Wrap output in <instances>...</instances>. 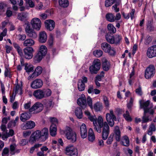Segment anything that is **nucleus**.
Segmentation results:
<instances>
[{
  "instance_id": "2eb2a0df",
  "label": "nucleus",
  "mask_w": 156,
  "mask_h": 156,
  "mask_svg": "<svg viewBox=\"0 0 156 156\" xmlns=\"http://www.w3.org/2000/svg\"><path fill=\"white\" fill-rule=\"evenodd\" d=\"M24 53V57L26 59H30L33 56V52L34 51V49L32 47H27L23 50Z\"/></svg>"
},
{
  "instance_id": "7ed1b4c3",
  "label": "nucleus",
  "mask_w": 156,
  "mask_h": 156,
  "mask_svg": "<svg viewBox=\"0 0 156 156\" xmlns=\"http://www.w3.org/2000/svg\"><path fill=\"white\" fill-rule=\"evenodd\" d=\"M51 91L49 89H38L35 90L33 95L37 99H40L49 97L51 95Z\"/></svg>"
},
{
  "instance_id": "13d9d810",
  "label": "nucleus",
  "mask_w": 156,
  "mask_h": 156,
  "mask_svg": "<svg viewBox=\"0 0 156 156\" xmlns=\"http://www.w3.org/2000/svg\"><path fill=\"white\" fill-rule=\"evenodd\" d=\"M120 3V2L119 1L118 2H116V3L113 5L112 7V9H114L115 12H118L119 11V8H117L118 6L119 5Z\"/></svg>"
},
{
  "instance_id": "6e6d98bb",
  "label": "nucleus",
  "mask_w": 156,
  "mask_h": 156,
  "mask_svg": "<svg viewBox=\"0 0 156 156\" xmlns=\"http://www.w3.org/2000/svg\"><path fill=\"white\" fill-rule=\"evenodd\" d=\"M16 147V145L15 144L10 145V149L11 153L12 155L14 154H15V150Z\"/></svg>"
},
{
  "instance_id": "bb28decb",
  "label": "nucleus",
  "mask_w": 156,
  "mask_h": 156,
  "mask_svg": "<svg viewBox=\"0 0 156 156\" xmlns=\"http://www.w3.org/2000/svg\"><path fill=\"white\" fill-rule=\"evenodd\" d=\"M24 69L28 74L33 72L34 71V66L30 63H25L24 64Z\"/></svg>"
},
{
  "instance_id": "cd10ccee",
  "label": "nucleus",
  "mask_w": 156,
  "mask_h": 156,
  "mask_svg": "<svg viewBox=\"0 0 156 156\" xmlns=\"http://www.w3.org/2000/svg\"><path fill=\"white\" fill-rule=\"evenodd\" d=\"M150 103V101L149 100L146 101H144L143 100L140 101V107L144 109V112H147V109L148 108L147 107L149 105Z\"/></svg>"
},
{
  "instance_id": "f3484780",
  "label": "nucleus",
  "mask_w": 156,
  "mask_h": 156,
  "mask_svg": "<svg viewBox=\"0 0 156 156\" xmlns=\"http://www.w3.org/2000/svg\"><path fill=\"white\" fill-rule=\"evenodd\" d=\"M43 84V82L41 79H36L32 82L30 86L32 88L37 89L41 88Z\"/></svg>"
},
{
  "instance_id": "c85d7f7f",
  "label": "nucleus",
  "mask_w": 156,
  "mask_h": 156,
  "mask_svg": "<svg viewBox=\"0 0 156 156\" xmlns=\"http://www.w3.org/2000/svg\"><path fill=\"white\" fill-rule=\"evenodd\" d=\"M35 43V42L32 39H26L23 43V45L25 47H31L33 46Z\"/></svg>"
},
{
  "instance_id": "c9c22d12",
  "label": "nucleus",
  "mask_w": 156,
  "mask_h": 156,
  "mask_svg": "<svg viewBox=\"0 0 156 156\" xmlns=\"http://www.w3.org/2000/svg\"><path fill=\"white\" fill-rule=\"evenodd\" d=\"M28 15V13L26 12L19 13L17 18L19 20L21 21H23L27 17Z\"/></svg>"
},
{
  "instance_id": "473e14b6",
  "label": "nucleus",
  "mask_w": 156,
  "mask_h": 156,
  "mask_svg": "<svg viewBox=\"0 0 156 156\" xmlns=\"http://www.w3.org/2000/svg\"><path fill=\"white\" fill-rule=\"evenodd\" d=\"M30 117V115L27 112H24L21 114L20 117V120L24 122L28 120Z\"/></svg>"
},
{
  "instance_id": "2f4dec72",
  "label": "nucleus",
  "mask_w": 156,
  "mask_h": 156,
  "mask_svg": "<svg viewBox=\"0 0 156 156\" xmlns=\"http://www.w3.org/2000/svg\"><path fill=\"white\" fill-rule=\"evenodd\" d=\"M88 137V140L90 142L94 141L95 139V135L91 128H90L89 130Z\"/></svg>"
},
{
  "instance_id": "4468645a",
  "label": "nucleus",
  "mask_w": 156,
  "mask_h": 156,
  "mask_svg": "<svg viewBox=\"0 0 156 156\" xmlns=\"http://www.w3.org/2000/svg\"><path fill=\"white\" fill-rule=\"evenodd\" d=\"M42 71V69L41 67H37L35 69L34 72L29 76L28 80H30L33 79L37 77L41 73Z\"/></svg>"
},
{
  "instance_id": "f8f14e48",
  "label": "nucleus",
  "mask_w": 156,
  "mask_h": 156,
  "mask_svg": "<svg viewBox=\"0 0 156 156\" xmlns=\"http://www.w3.org/2000/svg\"><path fill=\"white\" fill-rule=\"evenodd\" d=\"M155 69L153 65H150L146 69L145 73V77L146 79H149L154 76L155 73Z\"/></svg>"
},
{
  "instance_id": "79ce46f5",
  "label": "nucleus",
  "mask_w": 156,
  "mask_h": 156,
  "mask_svg": "<svg viewBox=\"0 0 156 156\" xmlns=\"http://www.w3.org/2000/svg\"><path fill=\"white\" fill-rule=\"evenodd\" d=\"M134 100V98L133 97H131L130 98L129 101L127 102V107L128 108L129 110H131L133 105Z\"/></svg>"
},
{
  "instance_id": "58836bf2",
  "label": "nucleus",
  "mask_w": 156,
  "mask_h": 156,
  "mask_svg": "<svg viewBox=\"0 0 156 156\" xmlns=\"http://www.w3.org/2000/svg\"><path fill=\"white\" fill-rule=\"evenodd\" d=\"M58 2L61 6L64 8L67 7L69 5L68 0H59Z\"/></svg>"
},
{
  "instance_id": "09e8293b",
  "label": "nucleus",
  "mask_w": 156,
  "mask_h": 156,
  "mask_svg": "<svg viewBox=\"0 0 156 156\" xmlns=\"http://www.w3.org/2000/svg\"><path fill=\"white\" fill-rule=\"evenodd\" d=\"M44 56L38 52L34 57V59L35 60L39 62L41 61Z\"/></svg>"
},
{
  "instance_id": "0eeeda50",
  "label": "nucleus",
  "mask_w": 156,
  "mask_h": 156,
  "mask_svg": "<svg viewBox=\"0 0 156 156\" xmlns=\"http://www.w3.org/2000/svg\"><path fill=\"white\" fill-rule=\"evenodd\" d=\"M101 46L102 49L105 52L107 53L112 56L115 55V50L113 47H111L109 44L106 42H104L101 44Z\"/></svg>"
},
{
  "instance_id": "680f3d73",
  "label": "nucleus",
  "mask_w": 156,
  "mask_h": 156,
  "mask_svg": "<svg viewBox=\"0 0 156 156\" xmlns=\"http://www.w3.org/2000/svg\"><path fill=\"white\" fill-rule=\"evenodd\" d=\"M113 135L110 134L106 141V143L108 144H110L112 143V141H113Z\"/></svg>"
},
{
  "instance_id": "6e6552de",
  "label": "nucleus",
  "mask_w": 156,
  "mask_h": 156,
  "mask_svg": "<svg viewBox=\"0 0 156 156\" xmlns=\"http://www.w3.org/2000/svg\"><path fill=\"white\" fill-rule=\"evenodd\" d=\"M106 119L109 126L111 127L113 126L114 124V121L116 120V118L113 110L110 109L109 113L106 114Z\"/></svg>"
},
{
  "instance_id": "20e7f679",
  "label": "nucleus",
  "mask_w": 156,
  "mask_h": 156,
  "mask_svg": "<svg viewBox=\"0 0 156 156\" xmlns=\"http://www.w3.org/2000/svg\"><path fill=\"white\" fill-rule=\"evenodd\" d=\"M60 133L61 134L63 133L65 134L66 138L70 142L74 143L76 140V134L69 127H67L64 131H61Z\"/></svg>"
},
{
  "instance_id": "69168bd1",
  "label": "nucleus",
  "mask_w": 156,
  "mask_h": 156,
  "mask_svg": "<svg viewBox=\"0 0 156 156\" xmlns=\"http://www.w3.org/2000/svg\"><path fill=\"white\" fill-rule=\"evenodd\" d=\"M49 119L50 122L52 123V124H54L56 125V124L58 123V120L55 118L50 117Z\"/></svg>"
},
{
  "instance_id": "ea45409f",
  "label": "nucleus",
  "mask_w": 156,
  "mask_h": 156,
  "mask_svg": "<svg viewBox=\"0 0 156 156\" xmlns=\"http://www.w3.org/2000/svg\"><path fill=\"white\" fill-rule=\"evenodd\" d=\"M156 127L154 125L153 123H151L150 125L147 134L150 135H151L153 134V132L155 131Z\"/></svg>"
},
{
  "instance_id": "3c124183",
  "label": "nucleus",
  "mask_w": 156,
  "mask_h": 156,
  "mask_svg": "<svg viewBox=\"0 0 156 156\" xmlns=\"http://www.w3.org/2000/svg\"><path fill=\"white\" fill-rule=\"evenodd\" d=\"M26 3L27 5L31 8H34L35 6V3L32 0H26Z\"/></svg>"
},
{
  "instance_id": "774afa93",
  "label": "nucleus",
  "mask_w": 156,
  "mask_h": 156,
  "mask_svg": "<svg viewBox=\"0 0 156 156\" xmlns=\"http://www.w3.org/2000/svg\"><path fill=\"white\" fill-rule=\"evenodd\" d=\"M9 136V134L6 132V133H4L2 134V138L3 140H6Z\"/></svg>"
},
{
  "instance_id": "4d7b16f0",
  "label": "nucleus",
  "mask_w": 156,
  "mask_h": 156,
  "mask_svg": "<svg viewBox=\"0 0 156 156\" xmlns=\"http://www.w3.org/2000/svg\"><path fill=\"white\" fill-rule=\"evenodd\" d=\"M122 39V37L119 35H116L114 37V43H119Z\"/></svg>"
},
{
  "instance_id": "e433bc0d",
  "label": "nucleus",
  "mask_w": 156,
  "mask_h": 156,
  "mask_svg": "<svg viewBox=\"0 0 156 156\" xmlns=\"http://www.w3.org/2000/svg\"><path fill=\"white\" fill-rule=\"evenodd\" d=\"M75 114L77 117L81 119L83 117V113L81 108L80 107H77L75 111Z\"/></svg>"
},
{
  "instance_id": "9b49d317",
  "label": "nucleus",
  "mask_w": 156,
  "mask_h": 156,
  "mask_svg": "<svg viewBox=\"0 0 156 156\" xmlns=\"http://www.w3.org/2000/svg\"><path fill=\"white\" fill-rule=\"evenodd\" d=\"M66 153L70 156H77V148L72 145L68 146L66 148Z\"/></svg>"
},
{
  "instance_id": "37998d69",
  "label": "nucleus",
  "mask_w": 156,
  "mask_h": 156,
  "mask_svg": "<svg viewBox=\"0 0 156 156\" xmlns=\"http://www.w3.org/2000/svg\"><path fill=\"white\" fill-rule=\"evenodd\" d=\"M147 30L148 31L151 32L154 31V27L152 25V21L151 20L148 21L147 24Z\"/></svg>"
},
{
  "instance_id": "8fccbe9b",
  "label": "nucleus",
  "mask_w": 156,
  "mask_h": 156,
  "mask_svg": "<svg viewBox=\"0 0 156 156\" xmlns=\"http://www.w3.org/2000/svg\"><path fill=\"white\" fill-rule=\"evenodd\" d=\"M108 29L110 32L114 33L116 31V28L111 23L109 24L108 25Z\"/></svg>"
},
{
  "instance_id": "f704fd0d",
  "label": "nucleus",
  "mask_w": 156,
  "mask_h": 156,
  "mask_svg": "<svg viewBox=\"0 0 156 156\" xmlns=\"http://www.w3.org/2000/svg\"><path fill=\"white\" fill-rule=\"evenodd\" d=\"M57 130L56 125L54 124H52L50 128V134L52 136H54L56 135Z\"/></svg>"
},
{
  "instance_id": "f03ea898",
  "label": "nucleus",
  "mask_w": 156,
  "mask_h": 156,
  "mask_svg": "<svg viewBox=\"0 0 156 156\" xmlns=\"http://www.w3.org/2000/svg\"><path fill=\"white\" fill-rule=\"evenodd\" d=\"M98 124L99 125L98 128L100 129V133L101 131V128H103L102 137L103 140H106L107 138L109 133V126L107 122L104 121L103 119L101 116L98 117Z\"/></svg>"
},
{
  "instance_id": "393cba45",
  "label": "nucleus",
  "mask_w": 156,
  "mask_h": 156,
  "mask_svg": "<svg viewBox=\"0 0 156 156\" xmlns=\"http://www.w3.org/2000/svg\"><path fill=\"white\" fill-rule=\"evenodd\" d=\"M47 36L46 33L44 31H41L39 34L38 41L41 43H45L47 40Z\"/></svg>"
},
{
  "instance_id": "39448f33",
  "label": "nucleus",
  "mask_w": 156,
  "mask_h": 156,
  "mask_svg": "<svg viewBox=\"0 0 156 156\" xmlns=\"http://www.w3.org/2000/svg\"><path fill=\"white\" fill-rule=\"evenodd\" d=\"M84 114L87 116L88 119L91 122H93L94 126V129L97 132H100V129L98 128L99 125L98 124V118H97L96 116L95 115H92L90 112L88 110H85L84 111Z\"/></svg>"
},
{
  "instance_id": "0e129e2a",
  "label": "nucleus",
  "mask_w": 156,
  "mask_h": 156,
  "mask_svg": "<svg viewBox=\"0 0 156 156\" xmlns=\"http://www.w3.org/2000/svg\"><path fill=\"white\" fill-rule=\"evenodd\" d=\"M31 106V102L30 101H29L24 104V108L25 110H29V109L30 108Z\"/></svg>"
},
{
  "instance_id": "4be33fe9",
  "label": "nucleus",
  "mask_w": 156,
  "mask_h": 156,
  "mask_svg": "<svg viewBox=\"0 0 156 156\" xmlns=\"http://www.w3.org/2000/svg\"><path fill=\"white\" fill-rule=\"evenodd\" d=\"M80 131L81 137L83 139L86 138L87 135V129L86 125L83 123L80 127Z\"/></svg>"
},
{
  "instance_id": "f257e3e1",
  "label": "nucleus",
  "mask_w": 156,
  "mask_h": 156,
  "mask_svg": "<svg viewBox=\"0 0 156 156\" xmlns=\"http://www.w3.org/2000/svg\"><path fill=\"white\" fill-rule=\"evenodd\" d=\"M48 129L47 128H44L41 130H37L34 131L31 135L29 142L32 144L41 139L42 137L46 140L48 137Z\"/></svg>"
},
{
  "instance_id": "b1692460",
  "label": "nucleus",
  "mask_w": 156,
  "mask_h": 156,
  "mask_svg": "<svg viewBox=\"0 0 156 156\" xmlns=\"http://www.w3.org/2000/svg\"><path fill=\"white\" fill-rule=\"evenodd\" d=\"M102 66L103 70L105 71H108L110 68V64L109 62L105 58H103L102 59Z\"/></svg>"
},
{
  "instance_id": "7c9ffc66",
  "label": "nucleus",
  "mask_w": 156,
  "mask_h": 156,
  "mask_svg": "<svg viewBox=\"0 0 156 156\" xmlns=\"http://www.w3.org/2000/svg\"><path fill=\"white\" fill-rule=\"evenodd\" d=\"M129 140L128 136H125L122 138L120 143L122 145L127 147L129 145Z\"/></svg>"
},
{
  "instance_id": "864d4df0",
  "label": "nucleus",
  "mask_w": 156,
  "mask_h": 156,
  "mask_svg": "<svg viewBox=\"0 0 156 156\" xmlns=\"http://www.w3.org/2000/svg\"><path fill=\"white\" fill-rule=\"evenodd\" d=\"M152 40V38L150 36L147 35L145 39L144 43L146 45H148L151 42Z\"/></svg>"
},
{
  "instance_id": "a211bd4d",
  "label": "nucleus",
  "mask_w": 156,
  "mask_h": 156,
  "mask_svg": "<svg viewBox=\"0 0 156 156\" xmlns=\"http://www.w3.org/2000/svg\"><path fill=\"white\" fill-rule=\"evenodd\" d=\"M87 81V78L83 76L81 79L79 80L78 82V88L80 91H83L84 90L85 88V83Z\"/></svg>"
},
{
  "instance_id": "1a4fd4ad",
  "label": "nucleus",
  "mask_w": 156,
  "mask_h": 156,
  "mask_svg": "<svg viewBox=\"0 0 156 156\" xmlns=\"http://www.w3.org/2000/svg\"><path fill=\"white\" fill-rule=\"evenodd\" d=\"M101 67V62L98 59H95L93 63L92 66L90 67V71L92 74H96L98 71Z\"/></svg>"
},
{
  "instance_id": "9d476101",
  "label": "nucleus",
  "mask_w": 156,
  "mask_h": 156,
  "mask_svg": "<svg viewBox=\"0 0 156 156\" xmlns=\"http://www.w3.org/2000/svg\"><path fill=\"white\" fill-rule=\"evenodd\" d=\"M43 109V105L39 102H37L29 109V112L34 114H37L41 112Z\"/></svg>"
},
{
  "instance_id": "dca6fc26",
  "label": "nucleus",
  "mask_w": 156,
  "mask_h": 156,
  "mask_svg": "<svg viewBox=\"0 0 156 156\" xmlns=\"http://www.w3.org/2000/svg\"><path fill=\"white\" fill-rule=\"evenodd\" d=\"M146 54L149 58L156 57V45H153L148 48Z\"/></svg>"
},
{
  "instance_id": "bf43d9fd",
  "label": "nucleus",
  "mask_w": 156,
  "mask_h": 156,
  "mask_svg": "<svg viewBox=\"0 0 156 156\" xmlns=\"http://www.w3.org/2000/svg\"><path fill=\"white\" fill-rule=\"evenodd\" d=\"M4 74L5 77L9 76V77H11V76L10 74V70L9 69L7 68H5Z\"/></svg>"
},
{
  "instance_id": "4c0bfd02",
  "label": "nucleus",
  "mask_w": 156,
  "mask_h": 156,
  "mask_svg": "<svg viewBox=\"0 0 156 156\" xmlns=\"http://www.w3.org/2000/svg\"><path fill=\"white\" fill-rule=\"evenodd\" d=\"M44 105L45 108L48 110H49L53 107L54 103L51 100L47 101L44 104Z\"/></svg>"
},
{
  "instance_id": "49530a36",
  "label": "nucleus",
  "mask_w": 156,
  "mask_h": 156,
  "mask_svg": "<svg viewBox=\"0 0 156 156\" xmlns=\"http://www.w3.org/2000/svg\"><path fill=\"white\" fill-rule=\"evenodd\" d=\"M103 100L104 103L106 108H108L109 107V101L108 98L106 96H103Z\"/></svg>"
},
{
  "instance_id": "338daca9",
  "label": "nucleus",
  "mask_w": 156,
  "mask_h": 156,
  "mask_svg": "<svg viewBox=\"0 0 156 156\" xmlns=\"http://www.w3.org/2000/svg\"><path fill=\"white\" fill-rule=\"evenodd\" d=\"M94 89L92 85H90L88 87V92L89 94H94Z\"/></svg>"
},
{
  "instance_id": "c03bdc74",
  "label": "nucleus",
  "mask_w": 156,
  "mask_h": 156,
  "mask_svg": "<svg viewBox=\"0 0 156 156\" xmlns=\"http://www.w3.org/2000/svg\"><path fill=\"white\" fill-rule=\"evenodd\" d=\"M103 52L101 50H96L93 52V55L94 56L97 58L103 55Z\"/></svg>"
},
{
  "instance_id": "603ef678",
  "label": "nucleus",
  "mask_w": 156,
  "mask_h": 156,
  "mask_svg": "<svg viewBox=\"0 0 156 156\" xmlns=\"http://www.w3.org/2000/svg\"><path fill=\"white\" fill-rule=\"evenodd\" d=\"M124 117L126 120L128 121H130L132 119L129 115V114L128 111H126V113L123 115Z\"/></svg>"
},
{
  "instance_id": "052dcab7",
  "label": "nucleus",
  "mask_w": 156,
  "mask_h": 156,
  "mask_svg": "<svg viewBox=\"0 0 156 156\" xmlns=\"http://www.w3.org/2000/svg\"><path fill=\"white\" fill-rule=\"evenodd\" d=\"M136 93L139 96H141L143 94V92L142 90L141 87L140 86L136 88L135 90Z\"/></svg>"
},
{
  "instance_id": "ddd939ff",
  "label": "nucleus",
  "mask_w": 156,
  "mask_h": 156,
  "mask_svg": "<svg viewBox=\"0 0 156 156\" xmlns=\"http://www.w3.org/2000/svg\"><path fill=\"white\" fill-rule=\"evenodd\" d=\"M30 23L33 29L37 30H40L41 27V23L39 18H33L31 20Z\"/></svg>"
},
{
  "instance_id": "e2e57ef3",
  "label": "nucleus",
  "mask_w": 156,
  "mask_h": 156,
  "mask_svg": "<svg viewBox=\"0 0 156 156\" xmlns=\"http://www.w3.org/2000/svg\"><path fill=\"white\" fill-rule=\"evenodd\" d=\"M87 103L90 108L93 109V108L92 105V99L90 97H88L87 98Z\"/></svg>"
},
{
  "instance_id": "412c9836",
  "label": "nucleus",
  "mask_w": 156,
  "mask_h": 156,
  "mask_svg": "<svg viewBox=\"0 0 156 156\" xmlns=\"http://www.w3.org/2000/svg\"><path fill=\"white\" fill-rule=\"evenodd\" d=\"M35 126V122L30 120L27 121L23 124L22 126V129H31L34 128Z\"/></svg>"
},
{
  "instance_id": "5fc2aeb1",
  "label": "nucleus",
  "mask_w": 156,
  "mask_h": 156,
  "mask_svg": "<svg viewBox=\"0 0 156 156\" xmlns=\"http://www.w3.org/2000/svg\"><path fill=\"white\" fill-rule=\"evenodd\" d=\"M18 39L20 41H24L26 38V36L25 34H19L16 35Z\"/></svg>"
},
{
  "instance_id": "a19ab883",
  "label": "nucleus",
  "mask_w": 156,
  "mask_h": 156,
  "mask_svg": "<svg viewBox=\"0 0 156 156\" xmlns=\"http://www.w3.org/2000/svg\"><path fill=\"white\" fill-rule=\"evenodd\" d=\"M107 41L111 44L114 43V37L111 36L110 34H107L106 36Z\"/></svg>"
},
{
  "instance_id": "de8ad7c7",
  "label": "nucleus",
  "mask_w": 156,
  "mask_h": 156,
  "mask_svg": "<svg viewBox=\"0 0 156 156\" xmlns=\"http://www.w3.org/2000/svg\"><path fill=\"white\" fill-rule=\"evenodd\" d=\"M116 0H106L105 2V6L107 7L111 6L115 2Z\"/></svg>"
},
{
  "instance_id": "423d86ee",
  "label": "nucleus",
  "mask_w": 156,
  "mask_h": 156,
  "mask_svg": "<svg viewBox=\"0 0 156 156\" xmlns=\"http://www.w3.org/2000/svg\"><path fill=\"white\" fill-rule=\"evenodd\" d=\"M25 29L27 36L32 39H35L37 37V34L36 32L30 27V25L28 22H26L25 24Z\"/></svg>"
},
{
  "instance_id": "c756f323",
  "label": "nucleus",
  "mask_w": 156,
  "mask_h": 156,
  "mask_svg": "<svg viewBox=\"0 0 156 156\" xmlns=\"http://www.w3.org/2000/svg\"><path fill=\"white\" fill-rule=\"evenodd\" d=\"M48 49L47 47L44 45H42L39 46L38 52L41 55L45 56L47 53Z\"/></svg>"
},
{
  "instance_id": "5701e85b",
  "label": "nucleus",
  "mask_w": 156,
  "mask_h": 156,
  "mask_svg": "<svg viewBox=\"0 0 156 156\" xmlns=\"http://www.w3.org/2000/svg\"><path fill=\"white\" fill-rule=\"evenodd\" d=\"M111 134L113 135V136L117 141H119L120 139L121 132L119 126H116L114 127L113 133Z\"/></svg>"
},
{
  "instance_id": "aec40b11",
  "label": "nucleus",
  "mask_w": 156,
  "mask_h": 156,
  "mask_svg": "<svg viewBox=\"0 0 156 156\" xmlns=\"http://www.w3.org/2000/svg\"><path fill=\"white\" fill-rule=\"evenodd\" d=\"M44 24L46 28L50 31L52 30L55 27V23L53 20H46L45 21Z\"/></svg>"
},
{
  "instance_id": "a878e982",
  "label": "nucleus",
  "mask_w": 156,
  "mask_h": 156,
  "mask_svg": "<svg viewBox=\"0 0 156 156\" xmlns=\"http://www.w3.org/2000/svg\"><path fill=\"white\" fill-rule=\"evenodd\" d=\"M18 80L17 79L16 82V87L14 91L15 94H19L21 95L22 94V82H20V84H18Z\"/></svg>"
},
{
  "instance_id": "72a5a7b5",
  "label": "nucleus",
  "mask_w": 156,
  "mask_h": 156,
  "mask_svg": "<svg viewBox=\"0 0 156 156\" xmlns=\"http://www.w3.org/2000/svg\"><path fill=\"white\" fill-rule=\"evenodd\" d=\"M93 108V109H94L96 111H100L103 109L102 104L101 102H98L94 104Z\"/></svg>"
},
{
  "instance_id": "a18cd8bd",
  "label": "nucleus",
  "mask_w": 156,
  "mask_h": 156,
  "mask_svg": "<svg viewBox=\"0 0 156 156\" xmlns=\"http://www.w3.org/2000/svg\"><path fill=\"white\" fill-rule=\"evenodd\" d=\"M107 20L110 22L114 21V16L112 13L108 14L106 15Z\"/></svg>"
},
{
  "instance_id": "6ab92c4d",
  "label": "nucleus",
  "mask_w": 156,
  "mask_h": 156,
  "mask_svg": "<svg viewBox=\"0 0 156 156\" xmlns=\"http://www.w3.org/2000/svg\"><path fill=\"white\" fill-rule=\"evenodd\" d=\"M77 102L83 109L85 108L87 106L86 98L83 94L82 95L81 97L78 99Z\"/></svg>"
}]
</instances>
